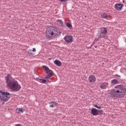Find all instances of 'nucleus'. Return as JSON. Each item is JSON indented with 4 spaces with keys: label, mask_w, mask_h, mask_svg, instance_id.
Wrapping results in <instances>:
<instances>
[{
    "label": "nucleus",
    "mask_w": 126,
    "mask_h": 126,
    "mask_svg": "<svg viewBox=\"0 0 126 126\" xmlns=\"http://www.w3.org/2000/svg\"><path fill=\"white\" fill-rule=\"evenodd\" d=\"M5 80L8 88L12 91L17 92L21 89V86L18 82L13 78L10 74H8L5 77Z\"/></svg>",
    "instance_id": "1"
},
{
    "label": "nucleus",
    "mask_w": 126,
    "mask_h": 126,
    "mask_svg": "<svg viewBox=\"0 0 126 126\" xmlns=\"http://www.w3.org/2000/svg\"><path fill=\"white\" fill-rule=\"evenodd\" d=\"M111 92V95L113 97H116V98H123L126 95V88L123 86L117 85L114 87Z\"/></svg>",
    "instance_id": "2"
},
{
    "label": "nucleus",
    "mask_w": 126,
    "mask_h": 126,
    "mask_svg": "<svg viewBox=\"0 0 126 126\" xmlns=\"http://www.w3.org/2000/svg\"><path fill=\"white\" fill-rule=\"evenodd\" d=\"M62 33L60 31V30L58 28H47L46 30V34L47 37H48L49 39L51 38H54L56 37V36H59V35H61Z\"/></svg>",
    "instance_id": "3"
},
{
    "label": "nucleus",
    "mask_w": 126,
    "mask_h": 126,
    "mask_svg": "<svg viewBox=\"0 0 126 126\" xmlns=\"http://www.w3.org/2000/svg\"><path fill=\"white\" fill-rule=\"evenodd\" d=\"M107 33H108V29H107V28H101L100 31L98 32V36L96 38V41L101 40L102 38L103 39H108Z\"/></svg>",
    "instance_id": "4"
},
{
    "label": "nucleus",
    "mask_w": 126,
    "mask_h": 126,
    "mask_svg": "<svg viewBox=\"0 0 126 126\" xmlns=\"http://www.w3.org/2000/svg\"><path fill=\"white\" fill-rule=\"evenodd\" d=\"M0 99L2 101L4 102H7L9 98H10V93L7 92H3L2 91H0Z\"/></svg>",
    "instance_id": "5"
},
{
    "label": "nucleus",
    "mask_w": 126,
    "mask_h": 126,
    "mask_svg": "<svg viewBox=\"0 0 126 126\" xmlns=\"http://www.w3.org/2000/svg\"><path fill=\"white\" fill-rule=\"evenodd\" d=\"M114 7L116 10H118L119 11H121L123 8L124 7V4L121 3H116L114 5Z\"/></svg>",
    "instance_id": "6"
},
{
    "label": "nucleus",
    "mask_w": 126,
    "mask_h": 126,
    "mask_svg": "<svg viewBox=\"0 0 126 126\" xmlns=\"http://www.w3.org/2000/svg\"><path fill=\"white\" fill-rule=\"evenodd\" d=\"M64 40L67 43L72 42V36L71 35H65L64 37Z\"/></svg>",
    "instance_id": "7"
},
{
    "label": "nucleus",
    "mask_w": 126,
    "mask_h": 126,
    "mask_svg": "<svg viewBox=\"0 0 126 126\" xmlns=\"http://www.w3.org/2000/svg\"><path fill=\"white\" fill-rule=\"evenodd\" d=\"M88 80L91 83H95L96 82V77L93 75H91L88 78Z\"/></svg>",
    "instance_id": "8"
},
{
    "label": "nucleus",
    "mask_w": 126,
    "mask_h": 126,
    "mask_svg": "<svg viewBox=\"0 0 126 126\" xmlns=\"http://www.w3.org/2000/svg\"><path fill=\"white\" fill-rule=\"evenodd\" d=\"M91 114L93 115V116H98V115H99L98 111H97V109L95 108H92L91 109Z\"/></svg>",
    "instance_id": "9"
},
{
    "label": "nucleus",
    "mask_w": 126,
    "mask_h": 126,
    "mask_svg": "<svg viewBox=\"0 0 126 126\" xmlns=\"http://www.w3.org/2000/svg\"><path fill=\"white\" fill-rule=\"evenodd\" d=\"M50 103L51 105H50V108H54V107H57L58 106V103L56 101H52Z\"/></svg>",
    "instance_id": "10"
},
{
    "label": "nucleus",
    "mask_w": 126,
    "mask_h": 126,
    "mask_svg": "<svg viewBox=\"0 0 126 126\" xmlns=\"http://www.w3.org/2000/svg\"><path fill=\"white\" fill-rule=\"evenodd\" d=\"M42 68L44 69L46 71V73L48 74L49 72H50V71H52V70H50V68L49 67L46 66V65H43L42 66Z\"/></svg>",
    "instance_id": "11"
},
{
    "label": "nucleus",
    "mask_w": 126,
    "mask_h": 126,
    "mask_svg": "<svg viewBox=\"0 0 126 126\" xmlns=\"http://www.w3.org/2000/svg\"><path fill=\"white\" fill-rule=\"evenodd\" d=\"M54 63L57 65V66H61L62 65V62L59 60H56L54 61Z\"/></svg>",
    "instance_id": "12"
},
{
    "label": "nucleus",
    "mask_w": 126,
    "mask_h": 126,
    "mask_svg": "<svg viewBox=\"0 0 126 126\" xmlns=\"http://www.w3.org/2000/svg\"><path fill=\"white\" fill-rule=\"evenodd\" d=\"M111 83H113V84H119V83H120V82H119V81H118V80L117 79H113L112 80H111Z\"/></svg>",
    "instance_id": "13"
},
{
    "label": "nucleus",
    "mask_w": 126,
    "mask_h": 126,
    "mask_svg": "<svg viewBox=\"0 0 126 126\" xmlns=\"http://www.w3.org/2000/svg\"><path fill=\"white\" fill-rule=\"evenodd\" d=\"M101 16H102V17H103V18H104V19H108V14H107L106 13L101 14Z\"/></svg>",
    "instance_id": "14"
},
{
    "label": "nucleus",
    "mask_w": 126,
    "mask_h": 126,
    "mask_svg": "<svg viewBox=\"0 0 126 126\" xmlns=\"http://www.w3.org/2000/svg\"><path fill=\"white\" fill-rule=\"evenodd\" d=\"M57 23L59 26H63V22L61 20H57Z\"/></svg>",
    "instance_id": "15"
},
{
    "label": "nucleus",
    "mask_w": 126,
    "mask_h": 126,
    "mask_svg": "<svg viewBox=\"0 0 126 126\" xmlns=\"http://www.w3.org/2000/svg\"><path fill=\"white\" fill-rule=\"evenodd\" d=\"M39 82H40V83H46V82H47V80L44 79H39Z\"/></svg>",
    "instance_id": "16"
},
{
    "label": "nucleus",
    "mask_w": 126,
    "mask_h": 126,
    "mask_svg": "<svg viewBox=\"0 0 126 126\" xmlns=\"http://www.w3.org/2000/svg\"><path fill=\"white\" fill-rule=\"evenodd\" d=\"M28 54L29 55H30V56H34V54H33V53H32V50H31V49H30L28 51Z\"/></svg>",
    "instance_id": "17"
},
{
    "label": "nucleus",
    "mask_w": 126,
    "mask_h": 126,
    "mask_svg": "<svg viewBox=\"0 0 126 126\" xmlns=\"http://www.w3.org/2000/svg\"><path fill=\"white\" fill-rule=\"evenodd\" d=\"M66 25L67 27H68V28H71V27L72 26L71 25V24H70V23H66Z\"/></svg>",
    "instance_id": "18"
},
{
    "label": "nucleus",
    "mask_w": 126,
    "mask_h": 126,
    "mask_svg": "<svg viewBox=\"0 0 126 126\" xmlns=\"http://www.w3.org/2000/svg\"><path fill=\"white\" fill-rule=\"evenodd\" d=\"M105 87H106V85L104 84H102L100 85L101 89H105Z\"/></svg>",
    "instance_id": "19"
},
{
    "label": "nucleus",
    "mask_w": 126,
    "mask_h": 126,
    "mask_svg": "<svg viewBox=\"0 0 126 126\" xmlns=\"http://www.w3.org/2000/svg\"><path fill=\"white\" fill-rule=\"evenodd\" d=\"M19 111L21 112V113H24L25 112V109L23 108H19Z\"/></svg>",
    "instance_id": "20"
},
{
    "label": "nucleus",
    "mask_w": 126,
    "mask_h": 126,
    "mask_svg": "<svg viewBox=\"0 0 126 126\" xmlns=\"http://www.w3.org/2000/svg\"><path fill=\"white\" fill-rule=\"evenodd\" d=\"M47 76H48L49 77L53 76V73L52 72L49 73Z\"/></svg>",
    "instance_id": "21"
},
{
    "label": "nucleus",
    "mask_w": 126,
    "mask_h": 126,
    "mask_svg": "<svg viewBox=\"0 0 126 126\" xmlns=\"http://www.w3.org/2000/svg\"><path fill=\"white\" fill-rule=\"evenodd\" d=\"M94 107L97 109H101V107L97 106V105H94Z\"/></svg>",
    "instance_id": "22"
},
{
    "label": "nucleus",
    "mask_w": 126,
    "mask_h": 126,
    "mask_svg": "<svg viewBox=\"0 0 126 126\" xmlns=\"http://www.w3.org/2000/svg\"><path fill=\"white\" fill-rule=\"evenodd\" d=\"M50 77L49 76L47 75L45 76V79H50Z\"/></svg>",
    "instance_id": "23"
},
{
    "label": "nucleus",
    "mask_w": 126,
    "mask_h": 126,
    "mask_svg": "<svg viewBox=\"0 0 126 126\" xmlns=\"http://www.w3.org/2000/svg\"><path fill=\"white\" fill-rule=\"evenodd\" d=\"M66 0H60V1H62V2H64L65 1H66Z\"/></svg>",
    "instance_id": "24"
},
{
    "label": "nucleus",
    "mask_w": 126,
    "mask_h": 126,
    "mask_svg": "<svg viewBox=\"0 0 126 126\" xmlns=\"http://www.w3.org/2000/svg\"><path fill=\"white\" fill-rule=\"evenodd\" d=\"M32 52H36V48H32Z\"/></svg>",
    "instance_id": "25"
},
{
    "label": "nucleus",
    "mask_w": 126,
    "mask_h": 126,
    "mask_svg": "<svg viewBox=\"0 0 126 126\" xmlns=\"http://www.w3.org/2000/svg\"><path fill=\"white\" fill-rule=\"evenodd\" d=\"M115 76H117L118 77H121V76L118 74H116Z\"/></svg>",
    "instance_id": "26"
},
{
    "label": "nucleus",
    "mask_w": 126,
    "mask_h": 126,
    "mask_svg": "<svg viewBox=\"0 0 126 126\" xmlns=\"http://www.w3.org/2000/svg\"><path fill=\"white\" fill-rule=\"evenodd\" d=\"M94 43L93 42L92 44V46H93V45H94Z\"/></svg>",
    "instance_id": "27"
},
{
    "label": "nucleus",
    "mask_w": 126,
    "mask_h": 126,
    "mask_svg": "<svg viewBox=\"0 0 126 126\" xmlns=\"http://www.w3.org/2000/svg\"><path fill=\"white\" fill-rule=\"evenodd\" d=\"M94 48H97V46H94Z\"/></svg>",
    "instance_id": "28"
},
{
    "label": "nucleus",
    "mask_w": 126,
    "mask_h": 126,
    "mask_svg": "<svg viewBox=\"0 0 126 126\" xmlns=\"http://www.w3.org/2000/svg\"><path fill=\"white\" fill-rule=\"evenodd\" d=\"M48 60H52V59H51V58H49V59H48Z\"/></svg>",
    "instance_id": "29"
},
{
    "label": "nucleus",
    "mask_w": 126,
    "mask_h": 126,
    "mask_svg": "<svg viewBox=\"0 0 126 126\" xmlns=\"http://www.w3.org/2000/svg\"><path fill=\"white\" fill-rule=\"evenodd\" d=\"M123 2H125V1H123Z\"/></svg>",
    "instance_id": "30"
}]
</instances>
